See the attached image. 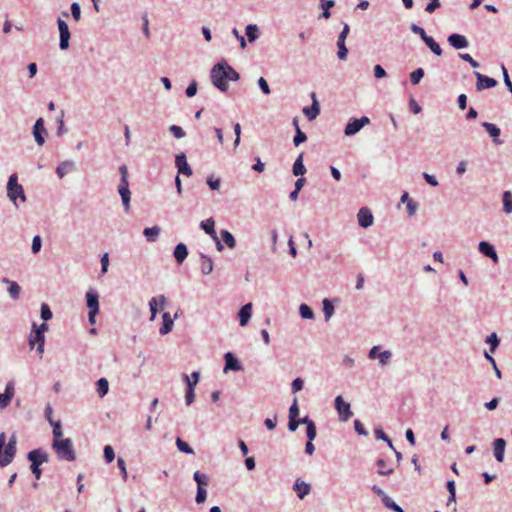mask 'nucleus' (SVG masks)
<instances>
[{
    "label": "nucleus",
    "instance_id": "obj_1",
    "mask_svg": "<svg viewBox=\"0 0 512 512\" xmlns=\"http://www.w3.org/2000/svg\"><path fill=\"white\" fill-rule=\"evenodd\" d=\"M210 78L217 89L221 92H227L229 89L228 81L236 82L240 79V75L227 61L222 60L212 67Z\"/></svg>",
    "mask_w": 512,
    "mask_h": 512
},
{
    "label": "nucleus",
    "instance_id": "obj_2",
    "mask_svg": "<svg viewBox=\"0 0 512 512\" xmlns=\"http://www.w3.org/2000/svg\"><path fill=\"white\" fill-rule=\"evenodd\" d=\"M52 448L56 452L57 457L60 460L71 462L76 459V453L73 448L72 440L70 438L53 441Z\"/></svg>",
    "mask_w": 512,
    "mask_h": 512
},
{
    "label": "nucleus",
    "instance_id": "obj_3",
    "mask_svg": "<svg viewBox=\"0 0 512 512\" xmlns=\"http://www.w3.org/2000/svg\"><path fill=\"white\" fill-rule=\"evenodd\" d=\"M7 196L18 207L17 199L20 198L22 202L26 201V196L22 185L18 183L17 174L10 175L7 182Z\"/></svg>",
    "mask_w": 512,
    "mask_h": 512
},
{
    "label": "nucleus",
    "instance_id": "obj_4",
    "mask_svg": "<svg viewBox=\"0 0 512 512\" xmlns=\"http://www.w3.org/2000/svg\"><path fill=\"white\" fill-rule=\"evenodd\" d=\"M16 443L17 438L15 433H13L8 441V443L3 447V449H0V466L6 467L9 465L16 454Z\"/></svg>",
    "mask_w": 512,
    "mask_h": 512
},
{
    "label": "nucleus",
    "instance_id": "obj_5",
    "mask_svg": "<svg viewBox=\"0 0 512 512\" xmlns=\"http://www.w3.org/2000/svg\"><path fill=\"white\" fill-rule=\"evenodd\" d=\"M86 306L89 309L88 320L90 324H95V317L99 313V294L96 290L90 289L86 292Z\"/></svg>",
    "mask_w": 512,
    "mask_h": 512
},
{
    "label": "nucleus",
    "instance_id": "obj_6",
    "mask_svg": "<svg viewBox=\"0 0 512 512\" xmlns=\"http://www.w3.org/2000/svg\"><path fill=\"white\" fill-rule=\"evenodd\" d=\"M369 123L370 119L367 116H362L361 118H351L344 128V134L346 136H353Z\"/></svg>",
    "mask_w": 512,
    "mask_h": 512
},
{
    "label": "nucleus",
    "instance_id": "obj_7",
    "mask_svg": "<svg viewBox=\"0 0 512 512\" xmlns=\"http://www.w3.org/2000/svg\"><path fill=\"white\" fill-rule=\"evenodd\" d=\"M334 406L338 412L340 421H347L353 416L350 403L344 401L341 395L337 396L334 400Z\"/></svg>",
    "mask_w": 512,
    "mask_h": 512
},
{
    "label": "nucleus",
    "instance_id": "obj_8",
    "mask_svg": "<svg viewBox=\"0 0 512 512\" xmlns=\"http://www.w3.org/2000/svg\"><path fill=\"white\" fill-rule=\"evenodd\" d=\"M58 29H59V47L61 50H66L69 48V40L71 37L68 24L61 18L57 19Z\"/></svg>",
    "mask_w": 512,
    "mask_h": 512
},
{
    "label": "nucleus",
    "instance_id": "obj_9",
    "mask_svg": "<svg viewBox=\"0 0 512 512\" xmlns=\"http://www.w3.org/2000/svg\"><path fill=\"white\" fill-rule=\"evenodd\" d=\"M175 167L177 168L178 175L191 176L193 170L187 162V157L184 152H181L175 156Z\"/></svg>",
    "mask_w": 512,
    "mask_h": 512
},
{
    "label": "nucleus",
    "instance_id": "obj_10",
    "mask_svg": "<svg viewBox=\"0 0 512 512\" xmlns=\"http://www.w3.org/2000/svg\"><path fill=\"white\" fill-rule=\"evenodd\" d=\"M312 104L311 106L304 107L302 112L307 117L309 121L315 120L320 114V104L317 99L316 93L312 92L310 94Z\"/></svg>",
    "mask_w": 512,
    "mask_h": 512
},
{
    "label": "nucleus",
    "instance_id": "obj_11",
    "mask_svg": "<svg viewBox=\"0 0 512 512\" xmlns=\"http://www.w3.org/2000/svg\"><path fill=\"white\" fill-rule=\"evenodd\" d=\"M35 142L42 146L45 143V136L47 135V130L44 126V120L43 118H38L33 126L32 130Z\"/></svg>",
    "mask_w": 512,
    "mask_h": 512
},
{
    "label": "nucleus",
    "instance_id": "obj_12",
    "mask_svg": "<svg viewBox=\"0 0 512 512\" xmlns=\"http://www.w3.org/2000/svg\"><path fill=\"white\" fill-rule=\"evenodd\" d=\"M474 75L477 79V82H476L477 91L490 89V88L495 87L498 84V82L494 78L488 77L479 72H474Z\"/></svg>",
    "mask_w": 512,
    "mask_h": 512
},
{
    "label": "nucleus",
    "instance_id": "obj_13",
    "mask_svg": "<svg viewBox=\"0 0 512 512\" xmlns=\"http://www.w3.org/2000/svg\"><path fill=\"white\" fill-rule=\"evenodd\" d=\"M479 252L485 257L490 258L494 263L498 262V254L495 247L488 241H480L478 244Z\"/></svg>",
    "mask_w": 512,
    "mask_h": 512
},
{
    "label": "nucleus",
    "instance_id": "obj_14",
    "mask_svg": "<svg viewBox=\"0 0 512 512\" xmlns=\"http://www.w3.org/2000/svg\"><path fill=\"white\" fill-rule=\"evenodd\" d=\"M358 224L362 228H368L373 224L374 217L367 207H362L357 214Z\"/></svg>",
    "mask_w": 512,
    "mask_h": 512
},
{
    "label": "nucleus",
    "instance_id": "obj_15",
    "mask_svg": "<svg viewBox=\"0 0 512 512\" xmlns=\"http://www.w3.org/2000/svg\"><path fill=\"white\" fill-rule=\"evenodd\" d=\"M225 366L224 372L228 371H240L242 370V365L236 356L232 352H227L224 355Z\"/></svg>",
    "mask_w": 512,
    "mask_h": 512
},
{
    "label": "nucleus",
    "instance_id": "obj_16",
    "mask_svg": "<svg viewBox=\"0 0 512 512\" xmlns=\"http://www.w3.org/2000/svg\"><path fill=\"white\" fill-rule=\"evenodd\" d=\"M448 43L455 49H465L469 46V42L464 35L453 33L448 36Z\"/></svg>",
    "mask_w": 512,
    "mask_h": 512
},
{
    "label": "nucleus",
    "instance_id": "obj_17",
    "mask_svg": "<svg viewBox=\"0 0 512 512\" xmlns=\"http://www.w3.org/2000/svg\"><path fill=\"white\" fill-rule=\"evenodd\" d=\"M27 459L31 464L36 463V465L41 466L43 463L48 462V454L40 448L34 449L27 454Z\"/></svg>",
    "mask_w": 512,
    "mask_h": 512
},
{
    "label": "nucleus",
    "instance_id": "obj_18",
    "mask_svg": "<svg viewBox=\"0 0 512 512\" xmlns=\"http://www.w3.org/2000/svg\"><path fill=\"white\" fill-rule=\"evenodd\" d=\"M118 193L121 196V200L123 203V206L125 210H128L130 208V200H131V192L129 189V182H121L118 186Z\"/></svg>",
    "mask_w": 512,
    "mask_h": 512
},
{
    "label": "nucleus",
    "instance_id": "obj_19",
    "mask_svg": "<svg viewBox=\"0 0 512 512\" xmlns=\"http://www.w3.org/2000/svg\"><path fill=\"white\" fill-rule=\"evenodd\" d=\"M493 453L495 459L502 463L504 461V454L506 448V441L503 438H496L493 443Z\"/></svg>",
    "mask_w": 512,
    "mask_h": 512
},
{
    "label": "nucleus",
    "instance_id": "obj_20",
    "mask_svg": "<svg viewBox=\"0 0 512 512\" xmlns=\"http://www.w3.org/2000/svg\"><path fill=\"white\" fill-rule=\"evenodd\" d=\"M293 490L300 499H304L311 491L310 484L298 478L293 484Z\"/></svg>",
    "mask_w": 512,
    "mask_h": 512
},
{
    "label": "nucleus",
    "instance_id": "obj_21",
    "mask_svg": "<svg viewBox=\"0 0 512 512\" xmlns=\"http://www.w3.org/2000/svg\"><path fill=\"white\" fill-rule=\"evenodd\" d=\"M251 315H252V303H247V304L243 305L238 312L240 325L246 326L251 318Z\"/></svg>",
    "mask_w": 512,
    "mask_h": 512
},
{
    "label": "nucleus",
    "instance_id": "obj_22",
    "mask_svg": "<svg viewBox=\"0 0 512 512\" xmlns=\"http://www.w3.org/2000/svg\"><path fill=\"white\" fill-rule=\"evenodd\" d=\"M174 326V319L171 317L169 312H164L162 315V326L159 329L161 335L170 333Z\"/></svg>",
    "mask_w": 512,
    "mask_h": 512
},
{
    "label": "nucleus",
    "instance_id": "obj_23",
    "mask_svg": "<svg viewBox=\"0 0 512 512\" xmlns=\"http://www.w3.org/2000/svg\"><path fill=\"white\" fill-rule=\"evenodd\" d=\"M482 127L487 131V133L493 138V142L496 145L502 144V141L498 139L500 136V129L493 123L483 122Z\"/></svg>",
    "mask_w": 512,
    "mask_h": 512
},
{
    "label": "nucleus",
    "instance_id": "obj_24",
    "mask_svg": "<svg viewBox=\"0 0 512 512\" xmlns=\"http://www.w3.org/2000/svg\"><path fill=\"white\" fill-rule=\"evenodd\" d=\"M173 256L178 264H182L188 256V248L184 243H178L173 251Z\"/></svg>",
    "mask_w": 512,
    "mask_h": 512
},
{
    "label": "nucleus",
    "instance_id": "obj_25",
    "mask_svg": "<svg viewBox=\"0 0 512 512\" xmlns=\"http://www.w3.org/2000/svg\"><path fill=\"white\" fill-rule=\"evenodd\" d=\"M200 228L212 238H216L215 221L209 218L200 222Z\"/></svg>",
    "mask_w": 512,
    "mask_h": 512
},
{
    "label": "nucleus",
    "instance_id": "obj_26",
    "mask_svg": "<svg viewBox=\"0 0 512 512\" xmlns=\"http://www.w3.org/2000/svg\"><path fill=\"white\" fill-rule=\"evenodd\" d=\"M160 232L161 229L159 226L147 227L143 230V235L146 237L147 241L155 242L158 239Z\"/></svg>",
    "mask_w": 512,
    "mask_h": 512
},
{
    "label": "nucleus",
    "instance_id": "obj_27",
    "mask_svg": "<svg viewBox=\"0 0 512 512\" xmlns=\"http://www.w3.org/2000/svg\"><path fill=\"white\" fill-rule=\"evenodd\" d=\"M45 344V335L41 331L32 330L29 336V346L33 349L35 345Z\"/></svg>",
    "mask_w": 512,
    "mask_h": 512
},
{
    "label": "nucleus",
    "instance_id": "obj_28",
    "mask_svg": "<svg viewBox=\"0 0 512 512\" xmlns=\"http://www.w3.org/2000/svg\"><path fill=\"white\" fill-rule=\"evenodd\" d=\"M295 176H303L306 173V167L303 163V154L301 153L295 160L292 168Z\"/></svg>",
    "mask_w": 512,
    "mask_h": 512
},
{
    "label": "nucleus",
    "instance_id": "obj_29",
    "mask_svg": "<svg viewBox=\"0 0 512 512\" xmlns=\"http://www.w3.org/2000/svg\"><path fill=\"white\" fill-rule=\"evenodd\" d=\"M503 212L505 214H512V192L504 191L502 194Z\"/></svg>",
    "mask_w": 512,
    "mask_h": 512
},
{
    "label": "nucleus",
    "instance_id": "obj_30",
    "mask_svg": "<svg viewBox=\"0 0 512 512\" xmlns=\"http://www.w3.org/2000/svg\"><path fill=\"white\" fill-rule=\"evenodd\" d=\"M74 168V163L72 161H64L60 163L56 168L57 176L62 179L68 172H70Z\"/></svg>",
    "mask_w": 512,
    "mask_h": 512
},
{
    "label": "nucleus",
    "instance_id": "obj_31",
    "mask_svg": "<svg viewBox=\"0 0 512 512\" xmlns=\"http://www.w3.org/2000/svg\"><path fill=\"white\" fill-rule=\"evenodd\" d=\"M245 34L250 43L255 42L259 38V28L255 24H249L245 28Z\"/></svg>",
    "mask_w": 512,
    "mask_h": 512
},
{
    "label": "nucleus",
    "instance_id": "obj_32",
    "mask_svg": "<svg viewBox=\"0 0 512 512\" xmlns=\"http://www.w3.org/2000/svg\"><path fill=\"white\" fill-rule=\"evenodd\" d=\"M201 256V259H202V263H201V272L204 274V275H208L210 274L212 271H213V261L212 259L201 253L200 254Z\"/></svg>",
    "mask_w": 512,
    "mask_h": 512
},
{
    "label": "nucleus",
    "instance_id": "obj_33",
    "mask_svg": "<svg viewBox=\"0 0 512 512\" xmlns=\"http://www.w3.org/2000/svg\"><path fill=\"white\" fill-rule=\"evenodd\" d=\"M96 390H97L98 396L100 398H103L104 396H106L109 391L108 380L106 378H100L99 380H97L96 381Z\"/></svg>",
    "mask_w": 512,
    "mask_h": 512
},
{
    "label": "nucleus",
    "instance_id": "obj_34",
    "mask_svg": "<svg viewBox=\"0 0 512 512\" xmlns=\"http://www.w3.org/2000/svg\"><path fill=\"white\" fill-rule=\"evenodd\" d=\"M423 42L435 55H442V49L440 45L433 39V37L427 36L426 38H424Z\"/></svg>",
    "mask_w": 512,
    "mask_h": 512
},
{
    "label": "nucleus",
    "instance_id": "obj_35",
    "mask_svg": "<svg viewBox=\"0 0 512 512\" xmlns=\"http://www.w3.org/2000/svg\"><path fill=\"white\" fill-rule=\"evenodd\" d=\"M325 321H329L334 314V305L331 300L325 298L322 302Z\"/></svg>",
    "mask_w": 512,
    "mask_h": 512
},
{
    "label": "nucleus",
    "instance_id": "obj_36",
    "mask_svg": "<svg viewBox=\"0 0 512 512\" xmlns=\"http://www.w3.org/2000/svg\"><path fill=\"white\" fill-rule=\"evenodd\" d=\"M222 241L227 245L228 248L233 249L236 246V240L232 233L228 230H221L220 232Z\"/></svg>",
    "mask_w": 512,
    "mask_h": 512
},
{
    "label": "nucleus",
    "instance_id": "obj_37",
    "mask_svg": "<svg viewBox=\"0 0 512 512\" xmlns=\"http://www.w3.org/2000/svg\"><path fill=\"white\" fill-rule=\"evenodd\" d=\"M446 488L449 492V497L447 499V506H450L452 503L456 502V488L455 481L449 480L446 482Z\"/></svg>",
    "mask_w": 512,
    "mask_h": 512
},
{
    "label": "nucleus",
    "instance_id": "obj_38",
    "mask_svg": "<svg viewBox=\"0 0 512 512\" xmlns=\"http://www.w3.org/2000/svg\"><path fill=\"white\" fill-rule=\"evenodd\" d=\"M182 378L186 382L187 387L191 385V387L195 389V386L197 385L200 379V373L198 371H194L192 372L191 376L183 374Z\"/></svg>",
    "mask_w": 512,
    "mask_h": 512
},
{
    "label": "nucleus",
    "instance_id": "obj_39",
    "mask_svg": "<svg viewBox=\"0 0 512 512\" xmlns=\"http://www.w3.org/2000/svg\"><path fill=\"white\" fill-rule=\"evenodd\" d=\"M334 5V0H323V2L321 3V8L323 9V12L320 15V18L328 19L331 16L330 8H332Z\"/></svg>",
    "mask_w": 512,
    "mask_h": 512
},
{
    "label": "nucleus",
    "instance_id": "obj_40",
    "mask_svg": "<svg viewBox=\"0 0 512 512\" xmlns=\"http://www.w3.org/2000/svg\"><path fill=\"white\" fill-rule=\"evenodd\" d=\"M392 356H393V354L390 350L382 351L381 354H379V358H378L379 365L381 367L389 365L391 363Z\"/></svg>",
    "mask_w": 512,
    "mask_h": 512
},
{
    "label": "nucleus",
    "instance_id": "obj_41",
    "mask_svg": "<svg viewBox=\"0 0 512 512\" xmlns=\"http://www.w3.org/2000/svg\"><path fill=\"white\" fill-rule=\"evenodd\" d=\"M425 72L423 68H417L410 73V81L413 85H417L420 83L422 78L424 77Z\"/></svg>",
    "mask_w": 512,
    "mask_h": 512
},
{
    "label": "nucleus",
    "instance_id": "obj_42",
    "mask_svg": "<svg viewBox=\"0 0 512 512\" xmlns=\"http://www.w3.org/2000/svg\"><path fill=\"white\" fill-rule=\"evenodd\" d=\"M21 287L17 282L13 281L8 285V293L13 300H18L20 297Z\"/></svg>",
    "mask_w": 512,
    "mask_h": 512
},
{
    "label": "nucleus",
    "instance_id": "obj_43",
    "mask_svg": "<svg viewBox=\"0 0 512 512\" xmlns=\"http://www.w3.org/2000/svg\"><path fill=\"white\" fill-rule=\"evenodd\" d=\"M299 313L303 319H314V312L307 304H301L299 306Z\"/></svg>",
    "mask_w": 512,
    "mask_h": 512
},
{
    "label": "nucleus",
    "instance_id": "obj_44",
    "mask_svg": "<svg viewBox=\"0 0 512 512\" xmlns=\"http://www.w3.org/2000/svg\"><path fill=\"white\" fill-rule=\"evenodd\" d=\"M176 446H177V448H178V450L180 452H183V453H186V454H193L194 453V451L191 448V446L187 442L183 441L179 437L176 439Z\"/></svg>",
    "mask_w": 512,
    "mask_h": 512
},
{
    "label": "nucleus",
    "instance_id": "obj_45",
    "mask_svg": "<svg viewBox=\"0 0 512 512\" xmlns=\"http://www.w3.org/2000/svg\"><path fill=\"white\" fill-rule=\"evenodd\" d=\"M383 505L393 512H404V510L392 498H384Z\"/></svg>",
    "mask_w": 512,
    "mask_h": 512
},
{
    "label": "nucleus",
    "instance_id": "obj_46",
    "mask_svg": "<svg viewBox=\"0 0 512 512\" xmlns=\"http://www.w3.org/2000/svg\"><path fill=\"white\" fill-rule=\"evenodd\" d=\"M193 479L198 484L197 487H205V486L208 485V478H207V476L205 474L199 472V471L194 472Z\"/></svg>",
    "mask_w": 512,
    "mask_h": 512
},
{
    "label": "nucleus",
    "instance_id": "obj_47",
    "mask_svg": "<svg viewBox=\"0 0 512 512\" xmlns=\"http://www.w3.org/2000/svg\"><path fill=\"white\" fill-rule=\"evenodd\" d=\"M51 426L53 427L54 441L62 440L63 433L60 421L51 422Z\"/></svg>",
    "mask_w": 512,
    "mask_h": 512
},
{
    "label": "nucleus",
    "instance_id": "obj_48",
    "mask_svg": "<svg viewBox=\"0 0 512 512\" xmlns=\"http://www.w3.org/2000/svg\"><path fill=\"white\" fill-rule=\"evenodd\" d=\"M307 140L306 134L300 129V127H297V131H295V136L293 138V143L295 146H299L300 144L304 143Z\"/></svg>",
    "mask_w": 512,
    "mask_h": 512
},
{
    "label": "nucleus",
    "instance_id": "obj_49",
    "mask_svg": "<svg viewBox=\"0 0 512 512\" xmlns=\"http://www.w3.org/2000/svg\"><path fill=\"white\" fill-rule=\"evenodd\" d=\"M499 338L497 336L496 333H491L487 338H486V343H488L490 345V350L491 352H494L496 350V348L498 347L499 345Z\"/></svg>",
    "mask_w": 512,
    "mask_h": 512
},
{
    "label": "nucleus",
    "instance_id": "obj_50",
    "mask_svg": "<svg viewBox=\"0 0 512 512\" xmlns=\"http://www.w3.org/2000/svg\"><path fill=\"white\" fill-rule=\"evenodd\" d=\"M40 316L44 321H49L53 317L52 311L48 304L43 303L41 305Z\"/></svg>",
    "mask_w": 512,
    "mask_h": 512
},
{
    "label": "nucleus",
    "instance_id": "obj_51",
    "mask_svg": "<svg viewBox=\"0 0 512 512\" xmlns=\"http://www.w3.org/2000/svg\"><path fill=\"white\" fill-rule=\"evenodd\" d=\"M103 454L107 463H111L115 459V452L111 445H106L104 447Z\"/></svg>",
    "mask_w": 512,
    "mask_h": 512
},
{
    "label": "nucleus",
    "instance_id": "obj_52",
    "mask_svg": "<svg viewBox=\"0 0 512 512\" xmlns=\"http://www.w3.org/2000/svg\"><path fill=\"white\" fill-rule=\"evenodd\" d=\"M377 466L380 468L378 470V474L379 475H390L394 472V470L392 468H389V469H384L385 466H386V462L384 459H378L377 462H376Z\"/></svg>",
    "mask_w": 512,
    "mask_h": 512
},
{
    "label": "nucleus",
    "instance_id": "obj_53",
    "mask_svg": "<svg viewBox=\"0 0 512 512\" xmlns=\"http://www.w3.org/2000/svg\"><path fill=\"white\" fill-rule=\"evenodd\" d=\"M207 498V490L205 487H197L195 501L197 504L204 503Z\"/></svg>",
    "mask_w": 512,
    "mask_h": 512
},
{
    "label": "nucleus",
    "instance_id": "obj_54",
    "mask_svg": "<svg viewBox=\"0 0 512 512\" xmlns=\"http://www.w3.org/2000/svg\"><path fill=\"white\" fill-rule=\"evenodd\" d=\"M206 183L211 190H219L221 180H220V178H214V176L211 175V176L207 177Z\"/></svg>",
    "mask_w": 512,
    "mask_h": 512
},
{
    "label": "nucleus",
    "instance_id": "obj_55",
    "mask_svg": "<svg viewBox=\"0 0 512 512\" xmlns=\"http://www.w3.org/2000/svg\"><path fill=\"white\" fill-rule=\"evenodd\" d=\"M42 247V239L39 235L33 237L31 250L33 254H37L40 252Z\"/></svg>",
    "mask_w": 512,
    "mask_h": 512
},
{
    "label": "nucleus",
    "instance_id": "obj_56",
    "mask_svg": "<svg viewBox=\"0 0 512 512\" xmlns=\"http://www.w3.org/2000/svg\"><path fill=\"white\" fill-rule=\"evenodd\" d=\"M338 52L337 56L340 60H345L347 58L348 49L346 47L345 42H337Z\"/></svg>",
    "mask_w": 512,
    "mask_h": 512
},
{
    "label": "nucleus",
    "instance_id": "obj_57",
    "mask_svg": "<svg viewBox=\"0 0 512 512\" xmlns=\"http://www.w3.org/2000/svg\"><path fill=\"white\" fill-rule=\"evenodd\" d=\"M195 400V389L189 385L186 389L185 393V403L187 406H190Z\"/></svg>",
    "mask_w": 512,
    "mask_h": 512
},
{
    "label": "nucleus",
    "instance_id": "obj_58",
    "mask_svg": "<svg viewBox=\"0 0 512 512\" xmlns=\"http://www.w3.org/2000/svg\"><path fill=\"white\" fill-rule=\"evenodd\" d=\"M4 398H6V400L8 401V403L10 404L12 398L14 397V384L13 382H8L6 387H5V391H4Z\"/></svg>",
    "mask_w": 512,
    "mask_h": 512
},
{
    "label": "nucleus",
    "instance_id": "obj_59",
    "mask_svg": "<svg viewBox=\"0 0 512 512\" xmlns=\"http://www.w3.org/2000/svg\"><path fill=\"white\" fill-rule=\"evenodd\" d=\"M169 131L177 139H181V138L185 137V135H186L184 130L180 126L174 125V124L169 127Z\"/></svg>",
    "mask_w": 512,
    "mask_h": 512
},
{
    "label": "nucleus",
    "instance_id": "obj_60",
    "mask_svg": "<svg viewBox=\"0 0 512 512\" xmlns=\"http://www.w3.org/2000/svg\"><path fill=\"white\" fill-rule=\"evenodd\" d=\"M71 15L75 21H79L81 18V7L77 2L71 4Z\"/></svg>",
    "mask_w": 512,
    "mask_h": 512
},
{
    "label": "nucleus",
    "instance_id": "obj_61",
    "mask_svg": "<svg viewBox=\"0 0 512 512\" xmlns=\"http://www.w3.org/2000/svg\"><path fill=\"white\" fill-rule=\"evenodd\" d=\"M257 84L260 88V90L265 94V95H269L271 93V90H270V87H269V84L268 82L266 81L265 78L263 77H260L257 81Z\"/></svg>",
    "mask_w": 512,
    "mask_h": 512
},
{
    "label": "nucleus",
    "instance_id": "obj_62",
    "mask_svg": "<svg viewBox=\"0 0 512 512\" xmlns=\"http://www.w3.org/2000/svg\"><path fill=\"white\" fill-rule=\"evenodd\" d=\"M197 89H198L197 82L195 80H192L185 90L186 96L187 97L195 96L197 93Z\"/></svg>",
    "mask_w": 512,
    "mask_h": 512
},
{
    "label": "nucleus",
    "instance_id": "obj_63",
    "mask_svg": "<svg viewBox=\"0 0 512 512\" xmlns=\"http://www.w3.org/2000/svg\"><path fill=\"white\" fill-rule=\"evenodd\" d=\"M410 30L414 33V34H417L420 36V38L422 40H424V38H426L428 35L426 34L425 30L420 27L419 25L415 24V23H412L410 25Z\"/></svg>",
    "mask_w": 512,
    "mask_h": 512
},
{
    "label": "nucleus",
    "instance_id": "obj_64",
    "mask_svg": "<svg viewBox=\"0 0 512 512\" xmlns=\"http://www.w3.org/2000/svg\"><path fill=\"white\" fill-rule=\"evenodd\" d=\"M304 381L301 378H295L292 381L291 389L293 393H297L303 389Z\"/></svg>",
    "mask_w": 512,
    "mask_h": 512
}]
</instances>
